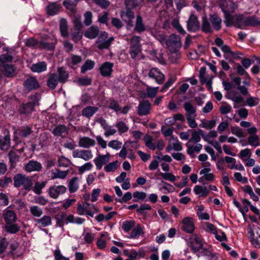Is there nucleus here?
Returning a JSON list of instances; mask_svg holds the SVG:
<instances>
[{
  "label": "nucleus",
  "instance_id": "5701e85b",
  "mask_svg": "<svg viewBox=\"0 0 260 260\" xmlns=\"http://www.w3.org/2000/svg\"><path fill=\"white\" fill-rule=\"evenodd\" d=\"M56 42L57 41L55 39H51V40L49 39L43 40L39 43V48L41 49L52 50L54 49Z\"/></svg>",
  "mask_w": 260,
  "mask_h": 260
},
{
  "label": "nucleus",
  "instance_id": "69168bd1",
  "mask_svg": "<svg viewBox=\"0 0 260 260\" xmlns=\"http://www.w3.org/2000/svg\"><path fill=\"white\" fill-rule=\"evenodd\" d=\"M173 26L175 28L178 32L182 34H185V31L180 25L179 20L177 19H174L171 23Z\"/></svg>",
  "mask_w": 260,
  "mask_h": 260
},
{
  "label": "nucleus",
  "instance_id": "a18cd8bd",
  "mask_svg": "<svg viewBox=\"0 0 260 260\" xmlns=\"http://www.w3.org/2000/svg\"><path fill=\"white\" fill-rule=\"evenodd\" d=\"M37 224H40L42 227H46L51 224V218L49 216H44L40 219L36 220Z\"/></svg>",
  "mask_w": 260,
  "mask_h": 260
},
{
  "label": "nucleus",
  "instance_id": "4d7b16f0",
  "mask_svg": "<svg viewBox=\"0 0 260 260\" xmlns=\"http://www.w3.org/2000/svg\"><path fill=\"white\" fill-rule=\"evenodd\" d=\"M135 221L126 220L123 223L122 228L125 232H128L135 226Z\"/></svg>",
  "mask_w": 260,
  "mask_h": 260
},
{
  "label": "nucleus",
  "instance_id": "72a5a7b5",
  "mask_svg": "<svg viewBox=\"0 0 260 260\" xmlns=\"http://www.w3.org/2000/svg\"><path fill=\"white\" fill-rule=\"evenodd\" d=\"M99 33V28L95 26H92L85 31L84 36L88 39H93L98 36Z\"/></svg>",
  "mask_w": 260,
  "mask_h": 260
},
{
  "label": "nucleus",
  "instance_id": "603ef678",
  "mask_svg": "<svg viewBox=\"0 0 260 260\" xmlns=\"http://www.w3.org/2000/svg\"><path fill=\"white\" fill-rule=\"evenodd\" d=\"M25 45L28 47L39 48V42L34 38H30L26 40Z\"/></svg>",
  "mask_w": 260,
  "mask_h": 260
},
{
  "label": "nucleus",
  "instance_id": "864d4df0",
  "mask_svg": "<svg viewBox=\"0 0 260 260\" xmlns=\"http://www.w3.org/2000/svg\"><path fill=\"white\" fill-rule=\"evenodd\" d=\"M31 214L36 217H40L43 214V210L41 208L37 206H33L30 207Z\"/></svg>",
  "mask_w": 260,
  "mask_h": 260
},
{
  "label": "nucleus",
  "instance_id": "de8ad7c7",
  "mask_svg": "<svg viewBox=\"0 0 260 260\" xmlns=\"http://www.w3.org/2000/svg\"><path fill=\"white\" fill-rule=\"evenodd\" d=\"M143 140L145 143L146 147L149 148L150 150H154L156 149L155 144L152 143L153 138L151 136L146 135L144 136Z\"/></svg>",
  "mask_w": 260,
  "mask_h": 260
},
{
  "label": "nucleus",
  "instance_id": "c85d7f7f",
  "mask_svg": "<svg viewBox=\"0 0 260 260\" xmlns=\"http://www.w3.org/2000/svg\"><path fill=\"white\" fill-rule=\"evenodd\" d=\"M95 144V141L89 137H84L79 139V146L83 148H88L93 146Z\"/></svg>",
  "mask_w": 260,
  "mask_h": 260
},
{
  "label": "nucleus",
  "instance_id": "774afa93",
  "mask_svg": "<svg viewBox=\"0 0 260 260\" xmlns=\"http://www.w3.org/2000/svg\"><path fill=\"white\" fill-rule=\"evenodd\" d=\"M9 197L7 194L4 193H0V206H6L9 204Z\"/></svg>",
  "mask_w": 260,
  "mask_h": 260
},
{
  "label": "nucleus",
  "instance_id": "338daca9",
  "mask_svg": "<svg viewBox=\"0 0 260 260\" xmlns=\"http://www.w3.org/2000/svg\"><path fill=\"white\" fill-rule=\"evenodd\" d=\"M78 84L81 86H88L91 84V79L87 77L79 78Z\"/></svg>",
  "mask_w": 260,
  "mask_h": 260
},
{
  "label": "nucleus",
  "instance_id": "473e14b6",
  "mask_svg": "<svg viewBox=\"0 0 260 260\" xmlns=\"http://www.w3.org/2000/svg\"><path fill=\"white\" fill-rule=\"evenodd\" d=\"M72 18V21L74 24V27L76 30L80 31L83 27V24L81 23V16L80 15L77 14V13L74 15H70Z\"/></svg>",
  "mask_w": 260,
  "mask_h": 260
},
{
  "label": "nucleus",
  "instance_id": "37998d69",
  "mask_svg": "<svg viewBox=\"0 0 260 260\" xmlns=\"http://www.w3.org/2000/svg\"><path fill=\"white\" fill-rule=\"evenodd\" d=\"M5 228L7 232L11 234H15L20 230V227L18 224L13 223L6 224Z\"/></svg>",
  "mask_w": 260,
  "mask_h": 260
},
{
  "label": "nucleus",
  "instance_id": "39448f33",
  "mask_svg": "<svg viewBox=\"0 0 260 260\" xmlns=\"http://www.w3.org/2000/svg\"><path fill=\"white\" fill-rule=\"evenodd\" d=\"M93 209L96 212L98 211L93 204L88 203L85 201L82 204H78L77 212L80 215H86L93 217L94 214V212L93 211Z\"/></svg>",
  "mask_w": 260,
  "mask_h": 260
},
{
  "label": "nucleus",
  "instance_id": "a878e982",
  "mask_svg": "<svg viewBox=\"0 0 260 260\" xmlns=\"http://www.w3.org/2000/svg\"><path fill=\"white\" fill-rule=\"evenodd\" d=\"M113 64L109 62H104L100 67V70L101 74L103 76L110 77L112 72V67Z\"/></svg>",
  "mask_w": 260,
  "mask_h": 260
},
{
  "label": "nucleus",
  "instance_id": "c03bdc74",
  "mask_svg": "<svg viewBox=\"0 0 260 260\" xmlns=\"http://www.w3.org/2000/svg\"><path fill=\"white\" fill-rule=\"evenodd\" d=\"M202 30L206 33H210L212 32L210 22L206 15L203 16L202 18Z\"/></svg>",
  "mask_w": 260,
  "mask_h": 260
},
{
  "label": "nucleus",
  "instance_id": "393cba45",
  "mask_svg": "<svg viewBox=\"0 0 260 260\" xmlns=\"http://www.w3.org/2000/svg\"><path fill=\"white\" fill-rule=\"evenodd\" d=\"M209 21L216 30H219L221 29L222 19L217 14L210 15Z\"/></svg>",
  "mask_w": 260,
  "mask_h": 260
},
{
  "label": "nucleus",
  "instance_id": "20e7f679",
  "mask_svg": "<svg viewBox=\"0 0 260 260\" xmlns=\"http://www.w3.org/2000/svg\"><path fill=\"white\" fill-rule=\"evenodd\" d=\"M14 186L18 188L22 186L24 189L27 191H30L32 188L33 184L31 178L22 174H17L13 178Z\"/></svg>",
  "mask_w": 260,
  "mask_h": 260
},
{
  "label": "nucleus",
  "instance_id": "b1692460",
  "mask_svg": "<svg viewBox=\"0 0 260 260\" xmlns=\"http://www.w3.org/2000/svg\"><path fill=\"white\" fill-rule=\"evenodd\" d=\"M42 168V165L37 161L30 160L25 165V170L27 172H39Z\"/></svg>",
  "mask_w": 260,
  "mask_h": 260
},
{
  "label": "nucleus",
  "instance_id": "1a4fd4ad",
  "mask_svg": "<svg viewBox=\"0 0 260 260\" xmlns=\"http://www.w3.org/2000/svg\"><path fill=\"white\" fill-rule=\"evenodd\" d=\"M113 40V37L108 39V34L104 31L101 34L98 39L96 42L98 48L100 49H108Z\"/></svg>",
  "mask_w": 260,
  "mask_h": 260
},
{
  "label": "nucleus",
  "instance_id": "f257e3e1",
  "mask_svg": "<svg viewBox=\"0 0 260 260\" xmlns=\"http://www.w3.org/2000/svg\"><path fill=\"white\" fill-rule=\"evenodd\" d=\"M229 5L231 7L230 9H225L222 7L225 25L227 27L235 25L238 28H242L243 15L241 14L232 15V13L235 11V6L233 2H230Z\"/></svg>",
  "mask_w": 260,
  "mask_h": 260
},
{
  "label": "nucleus",
  "instance_id": "423d86ee",
  "mask_svg": "<svg viewBox=\"0 0 260 260\" xmlns=\"http://www.w3.org/2000/svg\"><path fill=\"white\" fill-rule=\"evenodd\" d=\"M140 40V38L139 37L134 36L131 41L129 53L131 57L134 59H136L137 57L141 53Z\"/></svg>",
  "mask_w": 260,
  "mask_h": 260
},
{
  "label": "nucleus",
  "instance_id": "ddd939ff",
  "mask_svg": "<svg viewBox=\"0 0 260 260\" xmlns=\"http://www.w3.org/2000/svg\"><path fill=\"white\" fill-rule=\"evenodd\" d=\"M150 78L154 79L156 82L161 84L165 81V75L157 68H153L151 69L148 74Z\"/></svg>",
  "mask_w": 260,
  "mask_h": 260
},
{
  "label": "nucleus",
  "instance_id": "bf43d9fd",
  "mask_svg": "<svg viewBox=\"0 0 260 260\" xmlns=\"http://www.w3.org/2000/svg\"><path fill=\"white\" fill-rule=\"evenodd\" d=\"M118 160L110 162L104 167L105 171L107 172H114L118 168Z\"/></svg>",
  "mask_w": 260,
  "mask_h": 260
},
{
  "label": "nucleus",
  "instance_id": "13d9d810",
  "mask_svg": "<svg viewBox=\"0 0 260 260\" xmlns=\"http://www.w3.org/2000/svg\"><path fill=\"white\" fill-rule=\"evenodd\" d=\"M94 3L103 9H107L110 5L108 0H93Z\"/></svg>",
  "mask_w": 260,
  "mask_h": 260
},
{
  "label": "nucleus",
  "instance_id": "4be33fe9",
  "mask_svg": "<svg viewBox=\"0 0 260 260\" xmlns=\"http://www.w3.org/2000/svg\"><path fill=\"white\" fill-rule=\"evenodd\" d=\"M110 154L107 153L106 155L99 154L96 158L94 159V162L98 170H101L103 165L106 164L109 161Z\"/></svg>",
  "mask_w": 260,
  "mask_h": 260
},
{
  "label": "nucleus",
  "instance_id": "7c9ffc66",
  "mask_svg": "<svg viewBox=\"0 0 260 260\" xmlns=\"http://www.w3.org/2000/svg\"><path fill=\"white\" fill-rule=\"evenodd\" d=\"M183 107L185 111L186 116H197L196 108L190 102H185L183 104Z\"/></svg>",
  "mask_w": 260,
  "mask_h": 260
},
{
  "label": "nucleus",
  "instance_id": "a211bd4d",
  "mask_svg": "<svg viewBox=\"0 0 260 260\" xmlns=\"http://www.w3.org/2000/svg\"><path fill=\"white\" fill-rule=\"evenodd\" d=\"M0 68L3 69V72L6 77L12 78L16 76L17 68L14 65L2 64L0 65Z\"/></svg>",
  "mask_w": 260,
  "mask_h": 260
},
{
  "label": "nucleus",
  "instance_id": "09e8293b",
  "mask_svg": "<svg viewBox=\"0 0 260 260\" xmlns=\"http://www.w3.org/2000/svg\"><path fill=\"white\" fill-rule=\"evenodd\" d=\"M142 2V0H124L126 8L135 9Z\"/></svg>",
  "mask_w": 260,
  "mask_h": 260
},
{
  "label": "nucleus",
  "instance_id": "0eeeda50",
  "mask_svg": "<svg viewBox=\"0 0 260 260\" xmlns=\"http://www.w3.org/2000/svg\"><path fill=\"white\" fill-rule=\"evenodd\" d=\"M187 244L194 253L200 251L203 246L202 239L196 234L190 236L187 241Z\"/></svg>",
  "mask_w": 260,
  "mask_h": 260
},
{
  "label": "nucleus",
  "instance_id": "f704fd0d",
  "mask_svg": "<svg viewBox=\"0 0 260 260\" xmlns=\"http://www.w3.org/2000/svg\"><path fill=\"white\" fill-rule=\"evenodd\" d=\"M32 133L31 128L28 126H23L16 132L19 137L23 138L28 137Z\"/></svg>",
  "mask_w": 260,
  "mask_h": 260
},
{
  "label": "nucleus",
  "instance_id": "f03ea898",
  "mask_svg": "<svg viewBox=\"0 0 260 260\" xmlns=\"http://www.w3.org/2000/svg\"><path fill=\"white\" fill-rule=\"evenodd\" d=\"M166 44L168 49L172 53L171 57L175 56L176 59L179 58L178 52L182 46L180 37L175 34H172L166 41Z\"/></svg>",
  "mask_w": 260,
  "mask_h": 260
},
{
  "label": "nucleus",
  "instance_id": "c9c22d12",
  "mask_svg": "<svg viewBox=\"0 0 260 260\" xmlns=\"http://www.w3.org/2000/svg\"><path fill=\"white\" fill-rule=\"evenodd\" d=\"M47 64L44 61L39 62L32 64L30 70L33 72L41 73L46 71Z\"/></svg>",
  "mask_w": 260,
  "mask_h": 260
},
{
  "label": "nucleus",
  "instance_id": "680f3d73",
  "mask_svg": "<svg viewBox=\"0 0 260 260\" xmlns=\"http://www.w3.org/2000/svg\"><path fill=\"white\" fill-rule=\"evenodd\" d=\"M13 56L9 53L2 54L0 55V62L3 64L6 62H11L13 60Z\"/></svg>",
  "mask_w": 260,
  "mask_h": 260
},
{
  "label": "nucleus",
  "instance_id": "2eb2a0df",
  "mask_svg": "<svg viewBox=\"0 0 260 260\" xmlns=\"http://www.w3.org/2000/svg\"><path fill=\"white\" fill-rule=\"evenodd\" d=\"M181 229L187 233L191 234L194 230L193 219L191 217H185L182 220Z\"/></svg>",
  "mask_w": 260,
  "mask_h": 260
},
{
  "label": "nucleus",
  "instance_id": "f8f14e48",
  "mask_svg": "<svg viewBox=\"0 0 260 260\" xmlns=\"http://www.w3.org/2000/svg\"><path fill=\"white\" fill-rule=\"evenodd\" d=\"M70 127L64 124H58L55 126L52 133L56 137L64 138L68 135Z\"/></svg>",
  "mask_w": 260,
  "mask_h": 260
},
{
  "label": "nucleus",
  "instance_id": "6e6552de",
  "mask_svg": "<svg viewBox=\"0 0 260 260\" xmlns=\"http://www.w3.org/2000/svg\"><path fill=\"white\" fill-rule=\"evenodd\" d=\"M23 87L26 91H31L39 89L40 85L37 78L32 76H28L23 81Z\"/></svg>",
  "mask_w": 260,
  "mask_h": 260
},
{
  "label": "nucleus",
  "instance_id": "6e6d98bb",
  "mask_svg": "<svg viewBox=\"0 0 260 260\" xmlns=\"http://www.w3.org/2000/svg\"><path fill=\"white\" fill-rule=\"evenodd\" d=\"M248 143L254 147L258 146L260 145L258 137L256 135H254L249 137L248 139Z\"/></svg>",
  "mask_w": 260,
  "mask_h": 260
},
{
  "label": "nucleus",
  "instance_id": "49530a36",
  "mask_svg": "<svg viewBox=\"0 0 260 260\" xmlns=\"http://www.w3.org/2000/svg\"><path fill=\"white\" fill-rule=\"evenodd\" d=\"M135 30L139 32L144 31L145 30V27L143 23L142 18L140 15L137 16Z\"/></svg>",
  "mask_w": 260,
  "mask_h": 260
},
{
  "label": "nucleus",
  "instance_id": "79ce46f5",
  "mask_svg": "<svg viewBox=\"0 0 260 260\" xmlns=\"http://www.w3.org/2000/svg\"><path fill=\"white\" fill-rule=\"evenodd\" d=\"M95 62L94 61L87 59L81 67V72L85 74L87 71L92 70L94 66Z\"/></svg>",
  "mask_w": 260,
  "mask_h": 260
},
{
  "label": "nucleus",
  "instance_id": "c756f323",
  "mask_svg": "<svg viewBox=\"0 0 260 260\" xmlns=\"http://www.w3.org/2000/svg\"><path fill=\"white\" fill-rule=\"evenodd\" d=\"M125 11L121 12V17L123 20L128 23L132 22V20L135 17L134 12L132 10V8H126Z\"/></svg>",
  "mask_w": 260,
  "mask_h": 260
},
{
  "label": "nucleus",
  "instance_id": "a19ab883",
  "mask_svg": "<svg viewBox=\"0 0 260 260\" xmlns=\"http://www.w3.org/2000/svg\"><path fill=\"white\" fill-rule=\"evenodd\" d=\"M193 191L196 194H201L202 197H206L208 196L209 191L206 186L196 185L194 186Z\"/></svg>",
  "mask_w": 260,
  "mask_h": 260
},
{
  "label": "nucleus",
  "instance_id": "58836bf2",
  "mask_svg": "<svg viewBox=\"0 0 260 260\" xmlns=\"http://www.w3.org/2000/svg\"><path fill=\"white\" fill-rule=\"evenodd\" d=\"M47 183V181H37L35 182L34 186H32L31 189L36 194L40 195L42 193V189L45 187Z\"/></svg>",
  "mask_w": 260,
  "mask_h": 260
},
{
  "label": "nucleus",
  "instance_id": "dca6fc26",
  "mask_svg": "<svg viewBox=\"0 0 260 260\" xmlns=\"http://www.w3.org/2000/svg\"><path fill=\"white\" fill-rule=\"evenodd\" d=\"M260 26V20L255 16L249 17H244L243 16V21L242 28L244 26H253L257 27Z\"/></svg>",
  "mask_w": 260,
  "mask_h": 260
},
{
  "label": "nucleus",
  "instance_id": "4c0bfd02",
  "mask_svg": "<svg viewBox=\"0 0 260 260\" xmlns=\"http://www.w3.org/2000/svg\"><path fill=\"white\" fill-rule=\"evenodd\" d=\"M248 234H250L249 239L251 243L254 245L255 247L260 245V233L258 231L256 234L258 237H255V234L251 229H248Z\"/></svg>",
  "mask_w": 260,
  "mask_h": 260
},
{
  "label": "nucleus",
  "instance_id": "0e129e2a",
  "mask_svg": "<svg viewBox=\"0 0 260 260\" xmlns=\"http://www.w3.org/2000/svg\"><path fill=\"white\" fill-rule=\"evenodd\" d=\"M109 108L114 110L116 112L121 110V107L118 102L113 99H110L109 101Z\"/></svg>",
  "mask_w": 260,
  "mask_h": 260
},
{
  "label": "nucleus",
  "instance_id": "4468645a",
  "mask_svg": "<svg viewBox=\"0 0 260 260\" xmlns=\"http://www.w3.org/2000/svg\"><path fill=\"white\" fill-rule=\"evenodd\" d=\"M151 105L148 101L140 103L138 107V114L139 116L147 115L150 113Z\"/></svg>",
  "mask_w": 260,
  "mask_h": 260
},
{
  "label": "nucleus",
  "instance_id": "cd10ccee",
  "mask_svg": "<svg viewBox=\"0 0 260 260\" xmlns=\"http://www.w3.org/2000/svg\"><path fill=\"white\" fill-rule=\"evenodd\" d=\"M59 82L60 83L64 84L68 80L69 74L63 67H59L57 69V73Z\"/></svg>",
  "mask_w": 260,
  "mask_h": 260
},
{
  "label": "nucleus",
  "instance_id": "aec40b11",
  "mask_svg": "<svg viewBox=\"0 0 260 260\" xmlns=\"http://www.w3.org/2000/svg\"><path fill=\"white\" fill-rule=\"evenodd\" d=\"M3 217L6 224L15 223L17 219L16 213L13 210L10 209L4 211Z\"/></svg>",
  "mask_w": 260,
  "mask_h": 260
},
{
  "label": "nucleus",
  "instance_id": "8fccbe9b",
  "mask_svg": "<svg viewBox=\"0 0 260 260\" xmlns=\"http://www.w3.org/2000/svg\"><path fill=\"white\" fill-rule=\"evenodd\" d=\"M78 180V178L75 177L70 181L69 183V189L70 192H74L77 190L78 188V185L77 183Z\"/></svg>",
  "mask_w": 260,
  "mask_h": 260
},
{
  "label": "nucleus",
  "instance_id": "6ab92c4d",
  "mask_svg": "<svg viewBox=\"0 0 260 260\" xmlns=\"http://www.w3.org/2000/svg\"><path fill=\"white\" fill-rule=\"evenodd\" d=\"M73 156L75 158L79 157L85 160H88L92 157V154L89 150H75L73 152Z\"/></svg>",
  "mask_w": 260,
  "mask_h": 260
},
{
  "label": "nucleus",
  "instance_id": "bb28decb",
  "mask_svg": "<svg viewBox=\"0 0 260 260\" xmlns=\"http://www.w3.org/2000/svg\"><path fill=\"white\" fill-rule=\"evenodd\" d=\"M79 0H65L63 2V5L70 11V15H74L77 13L75 9Z\"/></svg>",
  "mask_w": 260,
  "mask_h": 260
},
{
  "label": "nucleus",
  "instance_id": "3c124183",
  "mask_svg": "<svg viewBox=\"0 0 260 260\" xmlns=\"http://www.w3.org/2000/svg\"><path fill=\"white\" fill-rule=\"evenodd\" d=\"M143 233V229L141 225L140 224H137V225L131 232L129 238H137L141 234Z\"/></svg>",
  "mask_w": 260,
  "mask_h": 260
},
{
  "label": "nucleus",
  "instance_id": "2f4dec72",
  "mask_svg": "<svg viewBox=\"0 0 260 260\" xmlns=\"http://www.w3.org/2000/svg\"><path fill=\"white\" fill-rule=\"evenodd\" d=\"M99 110V108L94 106H87L82 110V115L88 118H90Z\"/></svg>",
  "mask_w": 260,
  "mask_h": 260
},
{
  "label": "nucleus",
  "instance_id": "e433bc0d",
  "mask_svg": "<svg viewBox=\"0 0 260 260\" xmlns=\"http://www.w3.org/2000/svg\"><path fill=\"white\" fill-rule=\"evenodd\" d=\"M59 29L61 35L63 37H67L69 36L68 25L67 21L64 18H61L59 21Z\"/></svg>",
  "mask_w": 260,
  "mask_h": 260
},
{
  "label": "nucleus",
  "instance_id": "7ed1b4c3",
  "mask_svg": "<svg viewBox=\"0 0 260 260\" xmlns=\"http://www.w3.org/2000/svg\"><path fill=\"white\" fill-rule=\"evenodd\" d=\"M39 105V95L38 94L30 95L28 102L21 105L18 109L19 112L22 114H29L35 110V107Z\"/></svg>",
  "mask_w": 260,
  "mask_h": 260
},
{
  "label": "nucleus",
  "instance_id": "9d476101",
  "mask_svg": "<svg viewBox=\"0 0 260 260\" xmlns=\"http://www.w3.org/2000/svg\"><path fill=\"white\" fill-rule=\"evenodd\" d=\"M66 191L67 188L63 185H53L49 188L48 194L51 198L56 199Z\"/></svg>",
  "mask_w": 260,
  "mask_h": 260
},
{
  "label": "nucleus",
  "instance_id": "f3484780",
  "mask_svg": "<svg viewBox=\"0 0 260 260\" xmlns=\"http://www.w3.org/2000/svg\"><path fill=\"white\" fill-rule=\"evenodd\" d=\"M61 8V5L57 2H50L46 7V13L49 16H53L57 14Z\"/></svg>",
  "mask_w": 260,
  "mask_h": 260
},
{
  "label": "nucleus",
  "instance_id": "052dcab7",
  "mask_svg": "<svg viewBox=\"0 0 260 260\" xmlns=\"http://www.w3.org/2000/svg\"><path fill=\"white\" fill-rule=\"evenodd\" d=\"M158 90V87H151L147 86L146 88L147 96L150 98H153L155 96Z\"/></svg>",
  "mask_w": 260,
  "mask_h": 260
},
{
  "label": "nucleus",
  "instance_id": "e2e57ef3",
  "mask_svg": "<svg viewBox=\"0 0 260 260\" xmlns=\"http://www.w3.org/2000/svg\"><path fill=\"white\" fill-rule=\"evenodd\" d=\"M214 175L212 173H209V174H205V175H203L201 177H200L199 179V181L200 183L205 184V181H213L214 179Z\"/></svg>",
  "mask_w": 260,
  "mask_h": 260
},
{
  "label": "nucleus",
  "instance_id": "412c9836",
  "mask_svg": "<svg viewBox=\"0 0 260 260\" xmlns=\"http://www.w3.org/2000/svg\"><path fill=\"white\" fill-rule=\"evenodd\" d=\"M58 82H59L56 73L49 74L46 81V85L49 89H54L57 86Z\"/></svg>",
  "mask_w": 260,
  "mask_h": 260
},
{
  "label": "nucleus",
  "instance_id": "ea45409f",
  "mask_svg": "<svg viewBox=\"0 0 260 260\" xmlns=\"http://www.w3.org/2000/svg\"><path fill=\"white\" fill-rule=\"evenodd\" d=\"M10 147V136L9 135L5 136L3 138L0 139V149L7 150Z\"/></svg>",
  "mask_w": 260,
  "mask_h": 260
},
{
  "label": "nucleus",
  "instance_id": "5fc2aeb1",
  "mask_svg": "<svg viewBox=\"0 0 260 260\" xmlns=\"http://www.w3.org/2000/svg\"><path fill=\"white\" fill-rule=\"evenodd\" d=\"M8 156L11 165H13L19 160V155L13 150H11L9 152Z\"/></svg>",
  "mask_w": 260,
  "mask_h": 260
},
{
  "label": "nucleus",
  "instance_id": "9b49d317",
  "mask_svg": "<svg viewBox=\"0 0 260 260\" xmlns=\"http://www.w3.org/2000/svg\"><path fill=\"white\" fill-rule=\"evenodd\" d=\"M187 29L189 31L196 32L200 28V24L198 17L194 14H191L187 22Z\"/></svg>",
  "mask_w": 260,
  "mask_h": 260
}]
</instances>
